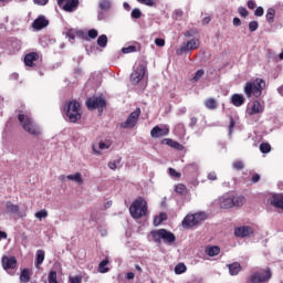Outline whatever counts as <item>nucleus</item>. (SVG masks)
Listing matches in <instances>:
<instances>
[{"label":"nucleus","mask_w":283,"mask_h":283,"mask_svg":"<svg viewBox=\"0 0 283 283\" xmlns=\"http://www.w3.org/2000/svg\"><path fill=\"white\" fill-rule=\"evenodd\" d=\"M147 200H145L143 197L135 199L129 207V213L134 220H140V218H145V216H147Z\"/></svg>","instance_id":"1"},{"label":"nucleus","mask_w":283,"mask_h":283,"mask_svg":"<svg viewBox=\"0 0 283 283\" xmlns=\"http://www.w3.org/2000/svg\"><path fill=\"white\" fill-rule=\"evenodd\" d=\"M247 202L244 196L223 195L219 199L221 209H233V207H243Z\"/></svg>","instance_id":"2"},{"label":"nucleus","mask_w":283,"mask_h":283,"mask_svg":"<svg viewBox=\"0 0 283 283\" xmlns=\"http://www.w3.org/2000/svg\"><path fill=\"white\" fill-rule=\"evenodd\" d=\"M19 123H21L24 132H28V134H31V136H41V127H39L34 119L28 115L20 114L18 116Z\"/></svg>","instance_id":"3"},{"label":"nucleus","mask_w":283,"mask_h":283,"mask_svg":"<svg viewBox=\"0 0 283 283\" xmlns=\"http://www.w3.org/2000/svg\"><path fill=\"white\" fill-rule=\"evenodd\" d=\"M266 87V83L262 78H256L255 84L248 82L244 86V94L248 98H251L252 96H255V98H259V96H262V90Z\"/></svg>","instance_id":"4"},{"label":"nucleus","mask_w":283,"mask_h":283,"mask_svg":"<svg viewBox=\"0 0 283 283\" xmlns=\"http://www.w3.org/2000/svg\"><path fill=\"white\" fill-rule=\"evenodd\" d=\"M207 220V213L197 212L195 214H187L182 220L184 229H193V227H198V224H202Z\"/></svg>","instance_id":"5"},{"label":"nucleus","mask_w":283,"mask_h":283,"mask_svg":"<svg viewBox=\"0 0 283 283\" xmlns=\"http://www.w3.org/2000/svg\"><path fill=\"white\" fill-rule=\"evenodd\" d=\"M150 233L153 240L157 243H160L163 240L168 244H172V242H176V234L166 229L154 230Z\"/></svg>","instance_id":"6"},{"label":"nucleus","mask_w":283,"mask_h":283,"mask_svg":"<svg viewBox=\"0 0 283 283\" xmlns=\"http://www.w3.org/2000/svg\"><path fill=\"white\" fill-rule=\"evenodd\" d=\"M66 116L70 123L81 120V103L76 102V99L69 102L66 107Z\"/></svg>","instance_id":"7"},{"label":"nucleus","mask_w":283,"mask_h":283,"mask_svg":"<svg viewBox=\"0 0 283 283\" xmlns=\"http://www.w3.org/2000/svg\"><path fill=\"white\" fill-rule=\"evenodd\" d=\"M273 277V273L271 272V268H266L263 273L254 272L251 274L245 283H264L269 282Z\"/></svg>","instance_id":"8"},{"label":"nucleus","mask_w":283,"mask_h":283,"mask_svg":"<svg viewBox=\"0 0 283 283\" xmlns=\"http://www.w3.org/2000/svg\"><path fill=\"white\" fill-rule=\"evenodd\" d=\"M140 107H137L134 112H132L127 119L120 124L122 129H134L136 125H138V120L140 118Z\"/></svg>","instance_id":"9"},{"label":"nucleus","mask_w":283,"mask_h":283,"mask_svg":"<svg viewBox=\"0 0 283 283\" xmlns=\"http://www.w3.org/2000/svg\"><path fill=\"white\" fill-rule=\"evenodd\" d=\"M86 107L88 109H98V112H103V108L107 107V102L103 97H90L86 101Z\"/></svg>","instance_id":"10"},{"label":"nucleus","mask_w":283,"mask_h":283,"mask_svg":"<svg viewBox=\"0 0 283 283\" xmlns=\"http://www.w3.org/2000/svg\"><path fill=\"white\" fill-rule=\"evenodd\" d=\"M59 8H62L64 12H74L78 8V0H57Z\"/></svg>","instance_id":"11"},{"label":"nucleus","mask_w":283,"mask_h":283,"mask_svg":"<svg viewBox=\"0 0 283 283\" xmlns=\"http://www.w3.org/2000/svg\"><path fill=\"white\" fill-rule=\"evenodd\" d=\"M200 48V40L192 39L187 43L182 44L177 51V54H182L184 52H189V50H198Z\"/></svg>","instance_id":"12"},{"label":"nucleus","mask_w":283,"mask_h":283,"mask_svg":"<svg viewBox=\"0 0 283 283\" xmlns=\"http://www.w3.org/2000/svg\"><path fill=\"white\" fill-rule=\"evenodd\" d=\"M145 77V66L139 65L137 69L130 74V81L134 85H138Z\"/></svg>","instance_id":"13"},{"label":"nucleus","mask_w":283,"mask_h":283,"mask_svg":"<svg viewBox=\"0 0 283 283\" xmlns=\"http://www.w3.org/2000/svg\"><path fill=\"white\" fill-rule=\"evenodd\" d=\"M235 238H250L253 235V228L251 226H242L234 229Z\"/></svg>","instance_id":"14"},{"label":"nucleus","mask_w":283,"mask_h":283,"mask_svg":"<svg viewBox=\"0 0 283 283\" xmlns=\"http://www.w3.org/2000/svg\"><path fill=\"white\" fill-rule=\"evenodd\" d=\"M1 264L4 271L17 269V258L3 255L1 259Z\"/></svg>","instance_id":"15"},{"label":"nucleus","mask_w":283,"mask_h":283,"mask_svg":"<svg viewBox=\"0 0 283 283\" xmlns=\"http://www.w3.org/2000/svg\"><path fill=\"white\" fill-rule=\"evenodd\" d=\"M50 25V20L45 18V15H39L33 22V30H43V28H48Z\"/></svg>","instance_id":"16"},{"label":"nucleus","mask_w":283,"mask_h":283,"mask_svg":"<svg viewBox=\"0 0 283 283\" xmlns=\"http://www.w3.org/2000/svg\"><path fill=\"white\" fill-rule=\"evenodd\" d=\"M150 136L151 138H163V136H169V128L168 127L160 128V126H155L150 130Z\"/></svg>","instance_id":"17"},{"label":"nucleus","mask_w":283,"mask_h":283,"mask_svg":"<svg viewBox=\"0 0 283 283\" xmlns=\"http://www.w3.org/2000/svg\"><path fill=\"white\" fill-rule=\"evenodd\" d=\"M269 202L272 207H275V209H282L283 211V193L272 195Z\"/></svg>","instance_id":"18"},{"label":"nucleus","mask_w":283,"mask_h":283,"mask_svg":"<svg viewBox=\"0 0 283 283\" xmlns=\"http://www.w3.org/2000/svg\"><path fill=\"white\" fill-rule=\"evenodd\" d=\"M249 116H255V114H262L264 112V106H262V103L260 101H254L252 103V107L248 108Z\"/></svg>","instance_id":"19"},{"label":"nucleus","mask_w":283,"mask_h":283,"mask_svg":"<svg viewBox=\"0 0 283 283\" xmlns=\"http://www.w3.org/2000/svg\"><path fill=\"white\" fill-rule=\"evenodd\" d=\"M161 145H168V147H171L172 149H177V151H182L185 149V146H182V144L170 138L163 139Z\"/></svg>","instance_id":"20"},{"label":"nucleus","mask_w":283,"mask_h":283,"mask_svg":"<svg viewBox=\"0 0 283 283\" xmlns=\"http://www.w3.org/2000/svg\"><path fill=\"white\" fill-rule=\"evenodd\" d=\"M34 61H39V53L31 52L24 56V64L28 67H34Z\"/></svg>","instance_id":"21"},{"label":"nucleus","mask_w":283,"mask_h":283,"mask_svg":"<svg viewBox=\"0 0 283 283\" xmlns=\"http://www.w3.org/2000/svg\"><path fill=\"white\" fill-rule=\"evenodd\" d=\"M203 105L206 109H210L211 112H213L218 108L219 104H218V99L213 97H208L207 99H205Z\"/></svg>","instance_id":"22"},{"label":"nucleus","mask_w":283,"mask_h":283,"mask_svg":"<svg viewBox=\"0 0 283 283\" xmlns=\"http://www.w3.org/2000/svg\"><path fill=\"white\" fill-rule=\"evenodd\" d=\"M229 273L230 275H239L242 271V265L240 262H233L231 264H228Z\"/></svg>","instance_id":"23"},{"label":"nucleus","mask_w":283,"mask_h":283,"mask_svg":"<svg viewBox=\"0 0 283 283\" xmlns=\"http://www.w3.org/2000/svg\"><path fill=\"white\" fill-rule=\"evenodd\" d=\"M205 253H207L209 258H216V255H220V247L208 245L206 247Z\"/></svg>","instance_id":"24"},{"label":"nucleus","mask_w":283,"mask_h":283,"mask_svg":"<svg viewBox=\"0 0 283 283\" xmlns=\"http://www.w3.org/2000/svg\"><path fill=\"white\" fill-rule=\"evenodd\" d=\"M231 103L234 107H242V105H244V96L241 94H233L231 96Z\"/></svg>","instance_id":"25"},{"label":"nucleus","mask_w":283,"mask_h":283,"mask_svg":"<svg viewBox=\"0 0 283 283\" xmlns=\"http://www.w3.org/2000/svg\"><path fill=\"white\" fill-rule=\"evenodd\" d=\"M175 191L179 196H187L189 193V189H187V186H185L184 184L176 185L175 186Z\"/></svg>","instance_id":"26"},{"label":"nucleus","mask_w":283,"mask_h":283,"mask_svg":"<svg viewBox=\"0 0 283 283\" xmlns=\"http://www.w3.org/2000/svg\"><path fill=\"white\" fill-rule=\"evenodd\" d=\"M30 275H32V272H30V269H23L20 273V282H23V283L30 282Z\"/></svg>","instance_id":"27"},{"label":"nucleus","mask_w":283,"mask_h":283,"mask_svg":"<svg viewBox=\"0 0 283 283\" xmlns=\"http://www.w3.org/2000/svg\"><path fill=\"white\" fill-rule=\"evenodd\" d=\"M67 180H72L73 182H76V185H83V176L81 172H76L75 175H67Z\"/></svg>","instance_id":"28"},{"label":"nucleus","mask_w":283,"mask_h":283,"mask_svg":"<svg viewBox=\"0 0 283 283\" xmlns=\"http://www.w3.org/2000/svg\"><path fill=\"white\" fill-rule=\"evenodd\" d=\"M7 213H19V206L12 203V201L6 202Z\"/></svg>","instance_id":"29"},{"label":"nucleus","mask_w":283,"mask_h":283,"mask_svg":"<svg viewBox=\"0 0 283 283\" xmlns=\"http://www.w3.org/2000/svg\"><path fill=\"white\" fill-rule=\"evenodd\" d=\"M185 171H186V174H198V164H196V163L188 164L185 167Z\"/></svg>","instance_id":"30"},{"label":"nucleus","mask_w":283,"mask_h":283,"mask_svg":"<svg viewBox=\"0 0 283 283\" xmlns=\"http://www.w3.org/2000/svg\"><path fill=\"white\" fill-rule=\"evenodd\" d=\"M165 220H167V213L160 212V214L155 217V219H154L155 227L163 224V222H165Z\"/></svg>","instance_id":"31"},{"label":"nucleus","mask_w":283,"mask_h":283,"mask_svg":"<svg viewBox=\"0 0 283 283\" xmlns=\"http://www.w3.org/2000/svg\"><path fill=\"white\" fill-rule=\"evenodd\" d=\"M265 19L268 23H273V21H275V9L269 8L265 14Z\"/></svg>","instance_id":"32"},{"label":"nucleus","mask_w":283,"mask_h":283,"mask_svg":"<svg viewBox=\"0 0 283 283\" xmlns=\"http://www.w3.org/2000/svg\"><path fill=\"white\" fill-rule=\"evenodd\" d=\"M45 260V251L43 250H38L36 252V261L35 264L39 266L42 262Z\"/></svg>","instance_id":"33"},{"label":"nucleus","mask_w":283,"mask_h":283,"mask_svg":"<svg viewBox=\"0 0 283 283\" xmlns=\"http://www.w3.org/2000/svg\"><path fill=\"white\" fill-rule=\"evenodd\" d=\"M186 271H187V265H185V263H178L175 266L176 275H182V273H185Z\"/></svg>","instance_id":"34"},{"label":"nucleus","mask_w":283,"mask_h":283,"mask_svg":"<svg viewBox=\"0 0 283 283\" xmlns=\"http://www.w3.org/2000/svg\"><path fill=\"white\" fill-rule=\"evenodd\" d=\"M108 264H109V261L107 259L99 262V265H98L99 273H107V271H109V269L105 268V266H107Z\"/></svg>","instance_id":"35"},{"label":"nucleus","mask_w":283,"mask_h":283,"mask_svg":"<svg viewBox=\"0 0 283 283\" xmlns=\"http://www.w3.org/2000/svg\"><path fill=\"white\" fill-rule=\"evenodd\" d=\"M122 160V157H117V159H115L114 161L108 163V167L112 169V171H116V169H118V165H120Z\"/></svg>","instance_id":"36"},{"label":"nucleus","mask_w":283,"mask_h":283,"mask_svg":"<svg viewBox=\"0 0 283 283\" xmlns=\"http://www.w3.org/2000/svg\"><path fill=\"white\" fill-rule=\"evenodd\" d=\"M97 45L99 48H107V35L105 34L99 35L97 39Z\"/></svg>","instance_id":"37"},{"label":"nucleus","mask_w":283,"mask_h":283,"mask_svg":"<svg viewBox=\"0 0 283 283\" xmlns=\"http://www.w3.org/2000/svg\"><path fill=\"white\" fill-rule=\"evenodd\" d=\"M232 168L235 169L237 171H242V169H244V161H242V160H234L232 163Z\"/></svg>","instance_id":"38"},{"label":"nucleus","mask_w":283,"mask_h":283,"mask_svg":"<svg viewBox=\"0 0 283 283\" xmlns=\"http://www.w3.org/2000/svg\"><path fill=\"white\" fill-rule=\"evenodd\" d=\"M34 216H35V218H36L38 220H40V222H41V220L48 218L49 213H48V210L42 209V210L35 212Z\"/></svg>","instance_id":"39"},{"label":"nucleus","mask_w":283,"mask_h":283,"mask_svg":"<svg viewBox=\"0 0 283 283\" xmlns=\"http://www.w3.org/2000/svg\"><path fill=\"white\" fill-rule=\"evenodd\" d=\"M260 151H261V154H269L271 151V144L262 143L260 145Z\"/></svg>","instance_id":"40"},{"label":"nucleus","mask_w":283,"mask_h":283,"mask_svg":"<svg viewBox=\"0 0 283 283\" xmlns=\"http://www.w3.org/2000/svg\"><path fill=\"white\" fill-rule=\"evenodd\" d=\"M137 51H138V49L136 48V45H129V46L122 49L123 54H132Z\"/></svg>","instance_id":"41"},{"label":"nucleus","mask_w":283,"mask_h":283,"mask_svg":"<svg viewBox=\"0 0 283 283\" xmlns=\"http://www.w3.org/2000/svg\"><path fill=\"white\" fill-rule=\"evenodd\" d=\"M49 283H59L57 276H56V271L51 270L49 272Z\"/></svg>","instance_id":"42"},{"label":"nucleus","mask_w":283,"mask_h":283,"mask_svg":"<svg viewBox=\"0 0 283 283\" xmlns=\"http://www.w3.org/2000/svg\"><path fill=\"white\" fill-rule=\"evenodd\" d=\"M109 8H112V3L109 2V0H102L99 2L101 10H109Z\"/></svg>","instance_id":"43"},{"label":"nucleus","mask_w":283,"mask_h":283,"mask_svg":"<svg viewBox=\"0 0 283 283\" xmlns=\"http://www.w3.org/2000/svg\"><path fill=\"white\" fill-rule=\"evenodd\" d=\"M130 17L132 19H140L143 17V11H140V9H133Z\"/></svg>","instance_id":"44"},{"label":"nucleus","mask_w":283,"mask_h":283,"mask_svg":"<svg viewBox=\"0 0 283 283\" xmlns=\"http://www.w3.org/2000/svg\"><path fill=\"white\" fill-rule=\"evenodd\" d=\"M233 129H235V119L233 118V116H230L229 136L233 134Z\"/></svg>","instance_id":"45"},{"label":"nucleus","mask_w":283,"mask_h":283,"mask_svg":"<svg viewBox=\"0 0 283 283\" xmlns=\"http://www.w3.org/2000/svg\"><path fill=\"white\" fill-rule=\"evenodd\" d=\"M65 35L72 41L76 39V32L73 29H67Z\"/></svg>","instance_id":"46"},{"label":"nucleus","mask_w":283,"mask_h":283,"mask_svg":"<svg viewBox=\"0 0 283 283\" xmlns=\"http://www.w3.org/2000/svg\"><path fill=\"white\" fill-rule=\"evenodd\" d=\"M258 28H260V24L258 23V21H251L249 23L250 32H255V30H258Z\"/></svg>","instance_id":"47"},{"label":"nucleus","mask_w":283,"mask_h":283,"mask_svg":"<svg viewBox=\"0 0 283 283\" xmlns=\"http://www.w3.org/2000/svg\"><path fill=\"white\" fill-rule=\"evenodd\" d=\"M112 147V142H99L98 148L99 149H109Z\"/></svg>","instance_id":"48"},{"label":"nucleus","mask_w":283,"mask_h":283,"mask_svg":"<svg viewBox=\"0 0 283 283\" xmlns=\"http://www.w3.org/2000/svg\"><path fill=\"white\" fill-rule=\"evenodd\" d=\"M70 282L71 283H83V276L82 275L70 276Z\"/></svg>","instance_id":"49"},{"label":"nucleus","mask_w":283,"mask_h":283,"mask_svg":"<svg viewBox=\"0 0 283 283\" xmlns=\"http://www.w3.org/2000/svg\"><path fill=\"white\" fill-rule=\"evenodd\" d=\"M139 3H143L144 6H149V8H154L156 6V2L154 0H137Z\"/></svg>","instance_id":"50"},{"label":"nucleus","mask_w":283,"mask_h":283,"mask_svg":"<svg viewBox=\"0 0 283 283\" xmlns=\"http://www.w3.org/2000/svg\"><path fill=\"white\" fill-rule=\"evenodd\" d=\"M238 12L240 17H244V18L249 17V11L244 7H239Z\"/></svg>","instance_id":"51"},{"label":"nucleus","mask_w":283,"mask_h":283,"mask_svg":"<svg viewBox=\"0 0 283 283\" xmlns=\"http://www.w3.org/2000/svg\"><path fill=\"white\" fill-rule=\"evenodd\" d=\"M205 76V71L203 70H198L195 74L193 81H200Z\"/></svg>","instance_id":"52"},{"label":"nucleus","mask_w":283,"mask_h":283,"mask_svg":"<svg viewBox=\"0 0 283 283\" xmlns=\"http://www.w3.org/2000/svg\"><path fill=\"white\" fill-rule=\"evenodd\" d=\"M88 36L90 39H96V36H98V31H96V29H91L88 30Z\"/></svg>","instance_id":"53"},{"label":"nucleus","mask_w":283,"mask_h":283,"mask_svg":"<svg viewBox=\"0 0 283 283\" xmlns=\"http://www.w3.org/2000/svg\"><path fill=\"white\" fill-rule=\"evenodd\" d=\"M255 17H263L264 15V8L258 7L254 11Z\"/></svg>","instance_id":"54"},{"label":"nucleus","mask_w":283,"mask_h":283,"mask_svg":"<svg viewBox=\"0 0 283 283\" xmlns=\"http://www.w3.org/2000/svg\"><path fill=\"white\" fill-rule=\"evenodd\" d=\"M155 44L157 45V48H165V40L160 39V38H157L155 40Z\"/></svg>","instance_id":"55"},{"label":"nucleus","mask_w":283,"mask_h":283,"mask_svg":"<svg viewBox=\"0 0 283 283\" xmlns=\"http://www.w3.org/2000/svg\"><path fill=\"white\" fill-rule=\"evenodd\" d=\"M170 176H174L175 178H180V172L176 171L174 168H169Z\"/></svg>","instance_id":"56"},{"label":"nucleus","mask_w":283,"mask_h":283,"mask_svg":"<svg viewBox=\"0 0 283 283\" xmlns=\"http://www.w3.org/2000/svg\"><path fill=\"white\" fill-rule=\"evenodd\" d=\"M249 10H255V1L249 0L247 3Z\"/></svg>","instance_id":"57"},{"label":"nucleus","mask_w":283,"mask_h":283,"mask_svg":"<svg viewBox=\"0 0 283 283\" xmlns=\"http://www.w3.org/2000/svg\"><path fill=\"white\" fill-rule=\"evenodd\" d=\"M196 125H198V118L197 117H191L190 118V127H196Z\"/></svg>","instance_id":"58"},{"label":"nucleus","mask_w":283,"mask_h":283,"mask_svg":"<svg viewBox=\"0 0 283 283\" xmlns=\"http://www.w3.org/2000/svg\"><path fill=\"white\" fill-rule=\"evenodd\" d=\"M251 182H260V175L259 174H254L251 178Z\"/></svg>","instance_id":"59"},{"label":"nucleus","mask_w":283,"mask_h":283,"mask_svg":"<svg viewBox=\"0 0 283 283\" xmlns=\"http://www.w3.org/2000/svg\"><path fill=\"white\" fill-rule=\"evenodd\" d=\"M208 180H218V175L216 172L208 174Z\"/></svg>","instance_id":"60"},{"label":"nucleus","mask_w":283,"mask_h":283,"mask_svg":"<svg viewBox=\"0 0 283 283\" xmlns=\"http://www.w3.org/2000/svg\"><path fill=\"white\" fill-rule=\"evenodd\" d=\"M49 0H33L36 6H45Z\"/></svg>","instance_id":"61"},{"label":"nucleus","mask_w":283,"mask_h":283,"mask_svg":"<svg viewBox=\"0 0 283 283\" xmlns=\"http://www.w3.org/2000/svg\"><path fill=\"white\" fill-rule=\"evenodd\" d=\"M233 25H234L235 28L242 25V21L240 20V18H234V19H233Z\"/></svg>","instance_id":"62"},{"label":"nucleus","mask_w":283,"mask_h":283,"mask_svg":"<svg viewBox=\"0 0 283 283\" xmlns=\"http://www.w3.org/2000/svg\"><path fill=\"white\" fill-rule=\"evenodd\" d=\"M92 149H93V154H94L95 156H101V155L103 154V153H101V150L96 149V146H95V145H93Z\"/></svg>","instance_id":"63"},{"label":"nucleus","mask_w":283,"mask_h":283,"mask_svg":"<svg viewBox=\"0 0 283 283\" xmlns=\"http://www.w3.org/2000/svg\"><path fill=\"white\" fill-rule=\"evenodd\" d=\"M209 23H211V18L206 17V18L202 19V24L203 25H209Z\"/></svg>","instance_id":"64"}]
</instances>
